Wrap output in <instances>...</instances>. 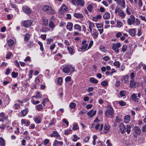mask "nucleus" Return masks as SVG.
I'll use <instances>...</instances> for the list:
<instances>
[{"label": "nucleus", "instance_id": "obj_1", "mask_svg": "<svg viewBox=\"0 0 146 146\" xmlns=\"http://www.w3.org/2000/svg\"><path fill=\"white\" fill-rule=\"evenodd\" d=\"M107 110L105 112V115L106 117L110 116L113 117L114 116V110L113 108L110 105L106 106Z\"/></svg>", "mask_w": 146, "mask_h": 146}, {"label": "nucleus", "instance_id": "obj_2", "mask_svg": "<svg viewBox=\"0 0 146 146\" xmlns=\"http://www.w3.org/2000/svg\"><path fill=\"white\" fill-rule=\"evenodd\" d=\"M119 128L120 131L122 133H123L126 131L127 133L129 134L131 131V126L130 125H127V127L125 128V127L122 123H121L119 125Z\"/></svg>", "mask_w": 146, "mask_h": 146}, {"label": "nucleus", "instance_id": "obj_3", "mask_svg": "<svg viewBox=\"0 0 146 146\" xmlns=\"http://www.w3.org/2000/svg\"><path fill=\"white\" fill-rule=\"evenodd\" d=\"M42 10L48 14H54L55 13L54 10L52 7L48 5L44 6L42 7Z\"/></svg>", "mask_w": 146, "mask_h": 146}, {"label": "nucleus", "instance_id": "obj_4", "mask_svg": "<svg viewBox=\"0 0 146 146\" xmlns=\"http://www.w3.org/2000/svg\"><path fill=\"white\" fill-rule=\"evenodd\" d=\"M73 4L76 6L83 7L85 3L84 0H71Z\"/></svg>", "mask_w": 146, "mask_h": 146}, {"label": "nucleus", "instance_id": "obj_5", "mask_svg": "<svg viewBox=\"0 0 146 146\" xmlns=\"http://www.w3.org/2000/svg\"><path fill=\"white\" fill-rule=\"evenodd\" d=\"M74 68L72 65H68L63 68V72L65 73H68L70 71L72 72L74 71Z\"/></svg>", "mask_w": 146, "mask_h": 146}, {"label": "nucleus", "instance_id": "obj_6", "mask_svg": "<svg viewBox=\"0 0 146 146\" xmlns=\"http://www.w3.org/2000/svg\"><path fill=\"white\" fill-rule=\"evenodd\" d=\"M121 44L120 43H114L112 45V49L116 52H118L119 51V48L121 46Z\"/></svg>", "mask_w": 146, "mask_h": 146}, {"label": "nucleus", "instance_id": "obj_7", "mask_svg": "<svg viewBox=\"0 0 146 146\" xmlns=\"http://www.w3.org/2000/svg\"><path fill=\"white\" fill-rule=\"evenodd\" d=\"M134 130V136L136 138L138 135L140 134L141 131L139 127L137 126L135 127Z\"/></svg>", "mask_w": 146, "mask_h": 146}, {"label": "nucleus", "instance_id": "obj_8", "mask_svg": "<svg viewBox=\"0 0 146 146\" xmlns=\"http://www.w3.org/2000/svg\"><path fill=\"white\" fill-rule=\"evenodd\" d=\"M135 17L131 15L130 18H128L127 19V24L129 25L135 24Z\"/></svg>", "mask_w": 146, "mask_h": 146}, {"label": "nucleus", "instance_id": "obj_9", "mask_svg": "<svg viewBox=\"0 0 146 146\" xmlns=\"http://www.w3.org/2000/svg\"><path fill=\"white\" fill-rule=\"evenodd\" d=\"M32 24V22L31 21H26L23 23V25L25 27H30Z\"/></svg>", "mask_w": 146, "mask_h": 146}, {"label": "nucleus", "instance_id": "obj_10", "mask_svg": "<svg viewBox=\"0 0 146 146\" xmlns=\"http://www.w3.org/2000/svg\"><path fill=\"white\" fill-rule=\"evenodd\" d=\"M96 110L94 111L93 110H92L87 113V115L90 117V118H91L96 114Z\"/></svg>", "mask_w": 146, "mask_h": 146}, {"label": "nucleus", "instance_id": "obj_11", "mask_svg": "<svg viewBox=\"0 0 146 146\" xmlns=\"http://www.w3.org/2000/svg\"><path fill=\"white\" fill-rule=\"evenodd\" d=\"M41 19L42 21V25L45 26H47L48 24V19L44 17H42Z\"/></svg>", "mask_w": 146, "mask_h": 146}, {"label": "nucleus", "instance_id": "obj_12", "mask_svg": "<svg viewBox=\"0 0 146 146\" xmlns=\"http://www.w3.org/2000/svg\"><path fill=\"white\" fill-rule=\"evenodd\" d=\"M23 9L24 12L27 14H29L31 12V9L29 7L27 6L23 7Z\"/></svg>", "mask_w": 146, "mask_h": 146}, {"label": "nucleus", "instance_id": "obj_13", "mask_svg": "<svg viewBox=\"0 0 146 146\" xmlns=\"http://www.w3.org/2000/svg\"><path fill=\"white\" fill-rule=\"evenodd\" d=\"M21 123L22 124H25L26 126H29L30 123L29 120L23 119L21 120Z\"/></svg>", "mask_w": 146, "mask_h": 146}, {"label": "nucleus", "instance_id": "obj_14", "mask_svg": "<svg viewBox=\"0 0 146 146\" xmlns=\"http://www.w3.org/2000/svg\"><path fill=\"white\" fill-rule=\"evenodd\" d=\"M67 10V8L64 5L62 6L59 11L61 13L65 12Z\"/></svg>", "mask_w": 146, "mask_h": 146}, {"label": "nucleus", "instance_id": "obj_15", "mask_svg": "<svg viewBox=\"0 0 146 146\" xmlns=\"http://www.w3.org/2000/svg\"><path fill=\"white\" fill-rule=\"evenodd\" d=\"M33 119L37 124L40 123L41 122V119L40 116L35 117Z\"/></svg>", "mask_w": 146, "mask_h": 146}, {"label": "nucleus", "instance_id": "obj_16", "mask_svg": "<svg viewBox=\"0 0 146 146\" xmlns=\"http://www.w3.org/2000/svg\"><path fill=\"white\" fill-rule=\"evenodd\" d=\"M63 144V143L62 141H59L56 140H55L54 141L53 146H57L60 145L62 146Z\"/></svg>", "mask_w": 146, "mask_h": 146}, {"label": "nucleus", "instance_id": "obj_17", "mask_svg": "<svg viewBox=\"0 0 146 146\" xmlns=\"http://www.w3.org/2000/svg\"><path fill=\"white\" fill-rule=\"evenodd\" d=\"M136 29H131L129 31V33L132 36H134L135 34Z\"/></svg>", "mask_w": 146, "mask_h": 146}, {"label": "nucleus", "instance_id": "obj_18", "mask_svg": "<svg viewBox=\"0 0 146 146\" xmlns=\"http://www.w3.org/2000/svg\"><path fill=\"white\" fill-rule=\"evenodd\" d=\"M131 99L134 102H138L139 101V99L137 98V97L135 94H133L131 96Z\"/></svg>", "mask_w": 146, "mask_h": 146}, {"label": "nucleus", "instance_id": "obj_19", "mask_svg": "<svg viewBox=\"0 0 146 146\" xmlns=\"http://www.w3.org/2000/svg\"><path fill=\"white\" fill-rule=\"evenodd\" d=\"M137 84V87H138L139 85H139V84L135 82H134L133 81V80H132L131 81H130V82L129 87H131V88H132L134 86L136 87V85Z\"/></svg>", "mask_w": 146, "mask_h": 146}, {"label": "nucleus", "instance_id": "obj_20", "mask_svg": "<svg viewBox=\"0 0 146 146\" xmlns=\"http://www.w3.org/2000/svg\"><path fill=\"white\" fill-rule=\"evenodd\" d=\"M73 24L70 22L68 23L66 25V28L69 31H71L72 29Z\"/></svg>", "mask_w": 146, "mask_h": 146}, {"label": "nucleus", "instance_id": "obj_21", "mask_svg": "<svg viewBox=\"0 0 146 146\" xmlns=\"http://www.w3.org/2000/svg\"><path fill=\"white\" fill-rule=\"evenodd\" d=\"M73 15L75 17L78 19L84 17L83 15L80 13H75Z\"/></svg>", "mask_w": 146, "mask_h": 146}, {"label": "nucleus", "instance_id": "obj_22", "mask_svg": "<svg viewBox=\"0 0 146 146\" xmlns=\"http://www.w3.org/2000/svg\"><path fill=\"white\" fill-rule=\"evenodd\" d=\"M94 33L92 34V36L94 38H96L98 37V33L96 29L93 30Z\"/></svg>", "mask_w": 146, "mask_h": 146}, {"label": "nucleus", "instance_id": "obj_23", "mask_svg": "<svg viewBox=\"0 0 146 146\" xmlns=\"http://www.w3.org/2000/svg\"><path fill=\"white\" fill-rule=\"evenodd\" d=\"M14 43L13 40L11 39H9L7 41V45L9 47H12L13 46Z\"/></svg>", "mask_w": 146, "mask_h": 146}, {"label": "nucleus", "instance_id": "obj_24", "mask_svg": "<svg viewBox=\"0 0 146 146\" xmlns=\"http://www.w3.org/2000/svg\"><path fill=\"white\" fill-rule=\"evenodd\" d=\"M103 125L102 124H98L95 126V129H99L100 131H101L103 128Z\"/></svg>", "mask_w": 146, "mask_h": 146}, {"label": "nucleus", "instance_id": "obj_25", "mask_svg": "<svg viewBox=\"0 0 146 146\" xmlns=\"http://www.w3.org/2000/svg\"><path fill=\"white\" fill-rule=\"evenodd\" d=\"M117 14L121 18H124L125 16V14L123 13V11L120 10L119 11Z\"/></svg>", "mask_w": 146, "mask_h": 146}, {"label": "nucleus", "instance_id": "obj_26", "mask_svg": "<svg viewBox=\"0 0 146 146\" xmlns=\"http://www.w3.org/2000/svg\"><path fill=\"white\" fill-rule=\"evenodd\" d=\"M103 18L105 19H109L110 18V14L108 12L105 13L103 16Z\"/></svg>", "mask_w": 146, "mask_h": 146}, {"label": "nucleus", "instance_id": "obj_27", "mask_svg": "<svg viewBox=\"0 0 146 146\" xmlns=\"http://www.w3.org/2000/svg\"><path fill=\"white\" fill-rule=\"evenodd\" d=\"M42 95L40 94V93L38 92H37L36 93V94L35 96H33L32 98H33V97H35L37 99H40L42 98Z\"/></svg>", "mask_w": 146, "mask_h": 146}, {"label": "nucleus", "instance_id": "obj_28", "mask_svg": "<svg viewBox=\"0 0 146 146\" xmlns=\"http://www.w3.org/2000/svg\"><path fill=\"white\" fill-rule=\"evenodd\" d=\"M0 117H3L5 120H7L8 117L3 112L0 113Z\"/></svg>", "mask_w": 146, "mask_h": 146}, {"label": "nucleus", "instance_id": "obj_29", "mask_svg": "<svg viewBox=\"0 0 146 146\" xmlns=\"http://www.w3.org/2000/svg\"><path fill=\"white\" fill-rule=\"evenodd\" d=\"M74 29L79 32L81 31V27L78 24H75L74 26Z\"/></svg>", "mask_w": 146, "mask_h": 146}, {"label": "nucleus", "instance_id": "obj_30", "mask_svg": "<svg viewBox=\"0 0 146 146\" xmlns=\"http://www.w3.org/2000/svg\"><path fill=\"white\" fill-rule=\"evenodd\" d=\"M29 110L28 109L26 108L21 111L23 116H25Z\"/></svg>", "mask_w": 146, "mask_h": 146}, {"label": "nucleus", "instance_id": "obj_31", "mask_svg": "<svg viewBox=\"0 0 146 146\" xmlns=\"http://www.w3.org/2000/svg\"><path fill=\"white\" fill-rule=\"evenodd\" d=\"M89 80L91 82L93 83L94 84H97L98 82V81L93 77L90 78L89 79Z\"/></svg>", "mask_w": 146, "mask_h": 146}, {"label": "nucleus", "instance_id": "obj_32", "mask_svg": "<svg viewBox=\"0 0 146 146\" xmlns=\"http://www.w3.org/2000/svg\"><path fill=\"white\" fill-rule=\"evenodd\" d=\"M129 76L126 75L124 76L123 78V82L125 83H127L128 82V79L129 78Z\"/></svg>", "mask_w": 146, "mask_h": 146}, {"label": "nucleus", "instance_id": "obj_33", "mask_svg": "<svg viewBox=\"0 0 146 146\" xmlns=\"http://www.w3.org/2000/svg\"><path fill=\"white\" fill-rule=\"evenodd\" d=\"M31 35L29 33H27L25 35L24 37L25 41H27L29 40L30 38Z\"/></svg>", "mask_w": 146, "mask_h": 146}, {"label": "nucleus", "instance_id": "obj_34", "mask_svg": "<svg viewBox=\"0 0 146 146\" xmlns=\"http://www.w3.org/2000/svg\"><path fill=\"white\" fill-rule=\"evenodd\" d=\"M49 27L52 29H53L55 27L54 23L52 21H50L49 24Z\"/></svg>", "mask_w": 146, "mask_h": 146}, {"label": "nucleus", "instance_id": "obj_35", "mask_svg": "<svg viewBox=\"0 0 146 146\" xmlns=\"http://www.w3.org/2000/svg\"><path fill=\"white\" fill-rule=\"evenodd\" d=\"M5 140L2 137H0V145L1 146H5Z\"/></svg>", "mask_w": 146, "mask_h": 146}, {"label": "nucleus", "instance_id": "obj_36", "mask_svg": "<svg viewBox=\"0 0 146 146\" xmlns=\"http://www.w3.org/2000/svg\"><path fill=\"white\" fill-rule=\"evenodd\" d=\"M120 5H121V8L123 9L125 7V2L124 0H121Z\"/></svg>", "mask_w": 146, "mask_h": 146}, {"label": "nucleus", "instance_id": "obj_37", "mask_svg": "<svg viewBox=\"0 0 146 146\" xmlns=\"http://www.w3.org/2000/svg\"><path fill=\"white\" fill-rule=\"evenodd\" d=\"M130 116L129 115H127L125 116L124 118V121L126 123L129 122L130 120Z\"/></svg>", "mask_w": 146, "mask_h": 146}, {"label": "nucleus", "instance_id": "obj_38", "mask_svg": "<svg viewBox=\"0 0 146 146\" xmlns=\"http://www.w3.org/2000/svg\"><path fill=\"white\" fill-rule=\"evenodd\" d=\"M51 137H56L59 136L58 134L56 131H54L50 135Z\"/></svg>", "mask_w": 146, "mask_h": 146}, {"label": "nucleus", "instance_id": "obj_39", "mask_svg": "<svg viewBox=\"0 0 146 146\" xmlns=\"http://www.w3.org/2000/svg\"><path fill=\"white\" fill-rule=\"evenodd\" d=\"M67 49L70 54H74V50L72 48L70 47H68Z\"/></svg>", "mask_w": 146, "mask_h": 146}, {"label": "nucleus", "instance_id": "obj_40", "mask_svg": "<svg viewBox=\"0 0 146 146\" xmlns=\"http://www.w3.org/2000/svg\"><path fill=\"white\" fill-rule=\"evenodd\" d=\"M117 26L118 27H120L123 25L122 23L120 21L117 20Z\"/></svg>", "mask_w": 146, "mask_h": 146}, {"label": "nucleus", "instance_id": "obj_41", "mask_svg": "<svg viewBox=\"0 0 146 146\" xmlns=\"http://www.w3.org/2000/svg\"><path fill=\"white\" fill-rule=\"evenodd\" d=\"M42 108L43 107L41 104H39L36 106V109L38 111H40Z\"/></svg>", "mask_w": 146, "mask_h": 146}, {"label": "nucleus", "instance_id": "obj_42", "mask_svg": "<svg viewBox=\"0 0 146 146\" xmlns=\"http://www.w3.org/2000/svg\"><path fill=\"white\" fill-rule=\"evenodd\" d=\"M83 45L82 46L81 48V49L82 50H87L88 49V44H83Z\"/></svg>", "mask_w": 146, "mask_h": 146}, {"label": "nucleus", "instance_id": "obj_43", "mask_svg": "<svg viewBox=\"0 0 146 146\" xmlns=\"http://www.w3.org/2000/svg\"><path fill=\"white\" fill-rule=\"evenodd\" d=\"M20 107V105L17 104L16 103L14 106L13 108L15 110L19 109Z\"/></svg>", "mask_w": 146, "mask_h": 146}, {"label": "nucleus", "instance_id": "obj_44", "mask_svg": "<svg viewBox=\"0 0 146 146\" xmlns=\"http://www.w3.org/2000/svg\"><path fill=\"white\" fill-rule=\"evenodd\" d=\"M76 106V104L73 102L71 103L70 104L69 106L71 109L74 108Z\"/></svg>", "mask_w": 146, "mask_h": 146}, {"label": "nucleus", "instance_id": "obj_45", "mask_svg": "<svg viewBox=\"0 0 146 146\" xmlns=\"http://www.w3.org/2000/svg\"><path fill=\"white\" fill-rule=\"evenodd\" d=\"M79 129V127L77 124H76L73 125L72 130L74 131L77 130Z\"/></svg>", "mask_w": 146, "mask_h": 146}, {"label": "nucleus", "instance_id": "obj_46", "mask_svg": "<svg viewBox=\"0 0 146 146\" xmlns=\"http://www.w3.org/2000/svg\"><path fill=\"white\" fill-rule=\"evenodd\" d=\"M38 44L40 45V49L42 51H43L44 50V48L43 46V45L42 43L40 41L38 42Z\"/></svg>", "mask_w": 146, "mask_h": 146}, {"label": "nucleus", "instance_id": "obj_47", "mask_svg": "<svg viewBox=\"0 0 146 146\" xmlns=\"http://www.w3.org/2000/svg\"><path fill=\"white\" fill-rule=\"evenodd\" d=\"M87 8L88 10L89 11L91 12L92 11L93 7V6L92 5H90L88 6Z\"/></svg>", "mask_w": 146, "mask_h": 146}, {"label": "nucleus", "instance_id": "obj_48", "mask_svg": "<svg viewBox=\"0 0 146 146\" xmlns=\"http://www.w3.org/2000/svg\"><path fill=\"white\" fill-rule=\"evenodd\" d=\"M12 53L11 52H9L7 54H6V58L7 59H9L11 56L12 55Z\"/></svg>", "mask_w": 146, "mask_h": 146}, {"label": "nucleus", "instance_id": "obj_49", "mask_svg": "<svg viewBox=\"0 0 146 146\" xmlns=\"http://www.w3.org/2000/svg\"><path fill=\"white\" fill-rule=\"evenodd\" d=\"M113 64L115 66H116L117 68H119L120 66L119 62L117 61L113 63Z\"/></svg>", "mask_w": 146, "mask_h": 146}, {"label": "nucleus", "instance_id": "obj_50", "mask_svg": "<svg viewBox=\"0 0 146 146\" xmlns=\"http://www.w3.org/2000/svg\"><path fill=\"white\" fill-rule=\"evenodd\" d=\"M49 31V29L48 27L43 28L42 29V31L44 32H46Z\"/></svg>", "mask_w": 146, "mask_h": 146}, {"label": "nucleus", "instance_id": "obj_51", "mask_svg": "<svg viewBox=\"0 0 146 146\" xmlns=\"http://www.w3.org/2000/svg\"><path fill=\"white\" fill-rule=\"evenodd\" d=\"M126 10L127 14L129 15H130L132 11L131 10L129 7H127Z\"/></svg>", "mask_w": 146, "mask_h": 146}, {"label": "nucleus", "instance_id": "obj_52", "mask_svg": "<svg viewBox=\"0 0 146 146\" xmlns=\"http://www.w3.org/2000/svg\"><path fill=\"white\" fill-rule=\"evenodd\" d=\"M119 94L121 96H124L126 95V92L125 91H121L120 92Z\"/></svg>", "mask_w": 146, "mask_h": 146}, {"label": "nucleus", "instance_id": "obj_53", "mask_svg": "<svg viewBox=\"0 0 146 146\" xmlns=\"http://www.w3.org/2000/svg\"><path fill=\"white\" fill-rule=\"evenodd\" d=\"M140 23V22L139 19L137 18H136L135 19V24L136 25H139Z\"/></svg>", "mask_w": 146, "mask_h": 146}, {"label": "nucleus", "instance_id": "obj_54", "mask_svg": "<svg viewBox=\"0 0 146 146\" xmlns=\"http://www.w3.org/2000/svg\"><path fill=\"white\" fill-rule=\"evenodd\" d=\"M18 76V73L15 72H13L12 73V77L14 78H16Z\"/></svg>", "mask_w": 146, "mask_h": 146}, {"label": "nucleus", "instance_id": "obj_55", "mask_svg": "<svg viewBox=\"0 0 146 146\" xmlns=\"http://www.w3.org/2000/svg\"><path fill=\"white\" fill-rule=\"evenodd\" d=\"M95 27V25L94 24V23H93L90 21L89 22V25L88 27H92V28Z\"/></svg>", "mask_w": 146, "mask_h": 146}, {"label": "nucleus", "instance_id": "obj_56", "mask_svg": "<svg viewBox=\"0 0 146 146\" xmlns=\"http://www.w3.org/2000/svg\"><path fill=\"white\" fill-rule=\"evenodd\" d=\"M100 49L101 51H102L103 52H106L105 48L103 46H100Z\"/></svg>", "mask_w": 146, "mask_h": 146}, {"label": "nucleus", "instance_id": "obj_57", "mask_svg": "<svg viewBox=\"0 0 146 146\" xmlns=\"http://www.w3.org/2000/svg\"><path fill=\"white\" fill-rule=\"evenodd\" d=\"M55 121H56L55 120V119H53L51 121V122L50 123H49V125L50 126L52 125H54Z\"/></svg>", "mask_w": 146, "mask_h": 146}, {"label": "nucleus", "instance_id": "obj_58", "mask_svg": "<svg viewBox=\"0 0 146 146\" xmlns=\"http://www.w3.org/2000/svg\"><path fill=\"white\" fill-rule=\"evenodd\" d=\"M96 27L98 28H101L103 27V25L100 23H96Z\"/></svg>", "mask_w": 146, "mask_h": 146}, {"label": "nucleus", "instance_id": "obj_59", "mask_svg": "<svg viewBox=\"0 0 146 146\" xmlns=\"http://www.w3.org/2000/svg\"><path fill=\"white\" fill-rule=\"evenodd\" d=\"M119 104L121 106H124L126 104L125 102L121 100L119 102Z\"/></svg>", "mask_w": 146, "mask_h": 146}, {"label": "nucleus", "instance_id": "obj_60", "mask_svg": "<svg viewBox=\"0 0 146 146\" xmlns=\"http://www.w3.org/2000/svg\"><path fill=\"white\" fill-rule=\"evenodd\" d=\"M62 82V79L61 78H59L58 79L57 83L59 84H61Z\"/></svg>", "mask_w": 146, "mask_h": 146}, {"label": "nucleus", "instance_id": "obj_61", "mask_svg": "<svg viewBox=\"0 0 146 146\" xmlns=\"http://www.w3.org/2000/svg\"><path fill=\"white\" fill-rule=\"evenodd\" d=\"M46 40L47 41V44H50L51 42L52 41V39L51 38H47L46 39Z\"/></svg>", "mask_w": 146, "mask_h": 146}, {"label": "nucleus", "instance_id": "obj_62", "mask_svg": "<svg viewBox=\"0 0 146 146\" xmlns=\"http://www.w3.org/2000/svg\"><path fill=\"white\" fill-rule=\"evenodd\" d=\"M33 72V70H31L29 72V77L30 79L32 78V74Z\"/></svg>", "mask_w": 146, "mask_h": 146}, {"label": "nucleus", "instance_id": "obj_63", "mask_svg": "<svg viewBox=\"0 0 146 146\" xmlns=\"http://www.w3.org/2000/svg\"><path fill=\"white\" fill-rule=\"evenodd\" d=\"M127 48L126 46L125 45H123L122 48V51L123 52H125Z\"/></svg>", "mask_w": 146, "mask_h": 146}, {"label": "nucleus", "instance_id": "obj_64", "mask_svg": "<svg viewBox=\"0 0 146 146\" xmlns=\"http://www.w3.org/2000/svg\"><path fill=\"white\" fill-rule=\"evenodd\" d=\"M49 140L48 139H46L44 140L43 142V143L44 145H46L49 143Z\"/></svg>", "mask_w": 146, "mask_h": 146}]
</instances>
